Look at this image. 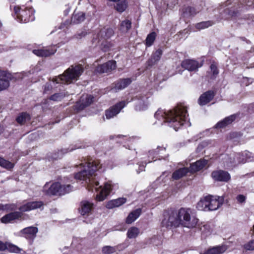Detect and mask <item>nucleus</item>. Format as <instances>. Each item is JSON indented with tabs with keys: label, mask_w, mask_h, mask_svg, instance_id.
<instances>
[{
	"label": "nucleus",
	"mask_w": 254,
	"mask_h": 254,
	"mask_svg": "<svg viewBox=\"0 0 254 254\" xmlns=\"http://www.w3.org/2000/svg\"><path fill=\"white\" fill-rule=\"evenodd\" d=\"M131 23L129 20H125L121 24L120 30L123 32L126 33L131 28Z\"/></svg>",
	"instance_id": "nucleus-36"
},
{
	"label": "nucleus",
	"mask_w": 254,
	"mask_h": 254,
	"mask_svg": "<svg viewBox=\"0 0 254 254\" xmlns=\"http://www.w3.org/2000/svg\"><path fill=\"white\" fill-rule=\"evenodd\" d=\"M224 163L225 164V165L227 166V162H230V161L233 160V154L231 155L230 156H225V158H224Z\"/></svg>",
	"instance_id": "nucleus-52"
},
{
	"label": "nucleus",
	"mask_w": 254,
	"mask_h": 254,
	"mask_svg": "<svg viewBox=\"0 0 254 254\" xmlns=\"http://www.w3.org/2000/svg\"><path fill=\"white\" fill-rule=\"evenodd\" d=\"M165 150V148L163 147L158 146L156 149L150 150L148 152L149 153V157H153L154 158V155H156L157 154H160V151H164Z\"/></svg>",
	"instance_id": "nucleus-43"
},
{
	"label": "nucleus",
	"mask_w": 254,
	"mask_h": 254,
	"mask_svg": "<svg viewBox=\"0 0 254 254\" xmlns=\"http://www.w3.org/2000/svg\"><path fill=\"white\" fill-rule=\"evenodd\" d=\"M162 55V51L161 49H159L154 52L151 58L148 61V65L152 66L159 61L160 59L161 55Z\"/></svg>",
	"instance_id": "nucleus-28"
},
{
	"label": "nucleus",
	"mask_w": 254,
	"mask_h": 254,
	"mask_svg": "<svg viewBox=\"0 0 254 254\" xmlns=\"http://www.w3.org/2000/svg\"><path fill=\"white\" fill-rule=\"evenodd\" d=\"M207 161L205 159H200L194 163L191 164L190 166V171L191 172H197L204 167L206 165Z\"/></svg>",
	"instance_id": "nucleus-23"
},
{
	"label": "nucleus",
	"mask_w": 254,
	"mask_h": 254,
	"mask_svg": "<svg viewBox=\"0 0 254 254\" xmlns=\"http://www.w3.org/2000/svg\"><path fill=\"white\" fill-rule=\"evenodd\" d=\"M249 80V79L248 78H247V77H246V78H244V79H243V83H244L246 86L249 85L251 83H252V81L251 82H248V80Z\"/></svg>",
	"instance_id": "nucleus-55"
},
{
	"label": "nucleus",
	"mask_w": 254,
	"mask_h": 254,
	"mask_svg": "<svg viewBox=\"0 0 254 254\" xmlns=\"http://www.w3.org/2000/svg\"><path fill=\"white\" fill-rule=\"evenodd\" d=\"M246 159L245 156L243 155V152L233 154V160L230 162H227V167H231L235 166L240 163H245Z\"/></svg>",
	"instance_id": "nucleus-16"
},
{
	"label": "nucleus",
	"mask_w": 254,
	"mask_h": 254,
	"mask_svg": "<svg viewBox=\"0 0 254 254\" xmlns=\"http://www.w3.org/2000/svg\"><path fill=\"white\" fill-rule=\"evenodd\" d=\"M57 51V49L49 47L48 49L34 50L33 53L38 57H47L54 55Z\"/></svg>",
	"instance_id": "nucleus-17"
},
{
	"label": "nucleus",
	"mask_w": 254,
	"mask_h": 254,
	"mask_svg": "<svg viewBox=\"0 0 254 254\" xmlns=\"http://www.w3.org/2000/svg\"><path fill=\"white\" fill-rule=\"evenodd\" d=\"M131 82L130 78L120 79L116 82L114 84V87L112 89L115 92L118 90H122L126 88Z\"/></svg>",
	"instance_id": "nucleus-18"
},
{
	"label": "nucleus",
	"mask_w": 254,
	"mask_h": 254,
	"mask_svg": "<svg viewBox=\"0 0 254 254\" xmlns=\"http://www.w3.org/2000/svg\"><path fill=\"white\" fill-rule=\"evenodd\" d=\"M93 203L84 200L80 203V211L82 215L89 213L93 208Z\"/></svg>",
	"instance_id": "nucleus-22"
},
{
	"label": "nucleus",
	"mask_w": 254,
	"mask_h": 254,
	"mask_svg": "<svg viewBox=\"0 0 254 254\" xmlns=\"http://www.w3.org/2000/svg\"><path fill=\"white\" fill-rule=\"evenodd\" d=\"M243 155L245 156L246 159V162H251L254 161V154L248 151H245L243 152Z\"/></svg>",
	"instance_id": "nucleus-45"
},
{
	"label": "nucleus",
	"mask_w": 254,
	"mask_h": 254,
	"mask_svg": "<svg viewBox=\"0 0 254 254\" xmlns=\"http://www.w3.org/2000/svg\"><path fill=\"white\" fill-rule=\"evenodd\" d=\"M211 71L212 73L213 76L215 77L218 73L219 71L217 69L216 65L214 64H212L210 65Z\"/></svg>",
	"instance_id": "nucleus-47"
},
{
	"label": "nucleus",
	"mask_w": 254,
	"mask_h": 254,
	"mask_svg": "<svg viewBox=\"0 0 254 254\" xmlns=\"http://www.w3.org/2000/svg\"><path fill=\"white\" fill-rule=\"evenodd\" d=\"M20 232L25 235L26 238H31L36 236L38 232V228L35 227H28L23 229Z\"/></svg>",
	"instance_id": "nucleus-27"
},
{
	"label": "nucleus",
	"mask_w": 254,
	"mask_h": 254,
	"mask_svg": "<svg viewBox=\"0 0 254 254\" xmlns=\"http://www.w3.org/2000/svg\"><path fill=\"white\" fill-rule=\"evenodd\" d=\"M72 187L70 185H62L60 183H53L47 190L49 195H64L72 190Z\"/></svg>",
	"instance_id": "nucleus-8"
},
{
	"label": "nucleus",
	"mask_w": 254,
	"mask_h": 254,
	"mask_svg": "<svg viewBox=\"0 0 254 254\" xmlns=\"http://www.w3.org/2000/svg\"><path fill=\"white\" fill-rule=\"evenodd\" d=\"M83 71V68L81 65H71L63 74L53 78V81L56 83H59L60 81L62 83H70L74 80H77Z\"/></svg>",
	"instance_id": "nucleus-3"
},
{
	"label": "nucleus",
	"mask_w": 254,
	"mask_h": 254,
	"mask_svg": "<svg viewBox=\"0 0 254 254\" xmlns=\"http://www.w3.org/2000/svg\"><path fill=\"white\" fill-rule=\"evenodd\" d=\"M156 34L154 32H152L149 34L146 39V45L147 47L151 46L156 38Z\"/></svg>",
	"instance_id": "nucleus-39"
},
{
	"label": "nucleus",
	"mask_w": 254,
	"mask_h": 254,
	"mask_svg": "<svg viewBox=\"0 0 254 254\" xmlns=\"http://www.w3.org/2000/svg\"><path fill=\"white\" fill-rule=\"evenodd\" d=\"M116 68V62L109 61L108 62L98 65L95 69V72L99 73H109Z\"/></svg>",
	"instance_id": "nucleus-10"
},
{
	"label": "nucleus",
	"mask_w": 254,
	"mask_h": 254,
	"mask_svg": "<svg viewBox=\"0 0 254 254\" xmlns=\"http://www.w3.org/2000/svg\"><path fill=\"white\" fill-rule=\"evenodd\" d=\"M127 6V2L126 0L119 1L115 5L114 7L117 11L122 13L124 11Z\"/></svg>",
	"instance_id": "nucleus-33"
},
{
	"label": "nucleus",
	"mask_w": 254,
	"mask_h": 254,
	"mask_svg": "<svg viewBox=\"0 0 254 254\" xmlns=\"http://www.w3.org/2000/svg\"><path fill=\"white\" fill-rule=\"evenodd\" d=\"M223 199L219 196L208 195L200 200L197 203V208L200 211H214L223 204Z\"/></svg>",
	"instance_id": "nucleus-4"
},
{
	"label": "nucleus",
	"mask_w": 254,
	"mask_h": 254,
	"mask_svg": "<svg viewBox=\"0 0 254 254\" xmlns=\"http://www.w3.org/2000/svg\"><path fill=\"white\" fill-rule=\"evenodd\" d=\"M44 205L41 201L28 202L21 206L19 209L21 212L29 211L34 209L40 208Z\"/></svg>",
	"instance_id": "nucleus-13"
},
{
	"label": "nucleus",
	"mask_w": 254,
	"mask_h": 254,
	"mask_svg": "<svg viewBox=\"0 0 254 254\" xmlns=\"http://www.w3.org/2000/svg\"><path fill=\"white\" fill-rule=\"evenodd\" d=\"M189 172L187 168H182L175 171L172 174V178L174 180H179L185 176Z\"/></svg>",
	"instance_id": "nucleus-31"
},
{
	"label": "nucleus",
	"mask_w": 254,
	"mask_h": 254,
	"mask_svg": "<svg viewBox=\"0 0 254 254\" xmlns=\"http://www.w3.org/2000/svg\"><path fill=\"white\" fill-rule=\"evenodd\" d=\"M9 81L5 78H0V90L6 89L9 86Z\"/></svg>",
	"instance_id": "nucleus-44"
},
{
	"label": "nucleus",
	"mask_w": 254,
	"mask_h": 254,
	"mask_svg": "<svg viewBox=\"0 0 254 254\" xmlns=\"http://www.w3.org/2000/svg\"><path fill=\"white\" fill-rule=\"evenodd\" d=\"M126 105V102L125 101H122L111 107L109 110L106 111V118L110 119L116 116Z\"/></svg>",
	"instance_id": "nucleus-11"
},
{
	"label": "nucleus",
	"mask_w": 254,
	"mask_h": 254,
	"mask_svg": "<svg viewBox=\"0 0 254 254\" xmlns=\"http://www.w3.org/2000/svg\"><path fill=\"white\" fill-rule=\"evenodd\" d=\"M14 10L17 18L20 22L26 23L34 20V10L32 7L23 6L21 8L17 6L14 7Z\"/></svg>",
	"instance_id": "nucleus-7"
},
{
	"label": "nucleus",
	"mask_w": 254,
	"mask_h": 254,
	"mask_svg": "<svg viewBox=\"0 0 254 254\" xmlns=\"http://www.w3.org/2000/svg\"><path fill=\"white\" fill-rule=\"evenodd\" d=\"M227 249L225 245L217 246L209 249L204 254H222Z\"/></svg>",
	"instance_id": "nucleus-25"
},
{
	"label": "nucleus",
	"mask_w": 254,
	"mask_h": 254,
	"mask_svg": "<svg viewBox=\"0 0 254 254\" xmlns=\"http://www.w3.org/2000/svg\"><path fill=\"white\" fill-rule=\"evenodd\" d=\"M14 206L13 205H3L0 204V210H13L14 209Z\"/></svg>",
	"instance_id": "nucleus-48"
},
{
	"label": "nucleus",
	"mask_w": 254,
	"mask_h": 254,
	"mask_svg": "<svg viewBox=\"0 0 254 254\" xmlns=\"http://www.w3.org/2000/svg\"><path fill=\"white\" fill-rule=\"evenodd\" d=\"M52 89V86L51 83H47L44 86V92L45 93H48V92L51 91Z\"/></svg>",
	"instance_id": "nucleus-50"
},
{
	"label": "nucleus",
	"mask_w": 254,
	"mask_h": 254,
	"mask_svg": "<svg viewBox=\"0 0 254 254\" xmlns=\"http://www.w3.org/2000/svg\"><path fill=\"white\" fill-rule=\"evenodd\" d=\"M214 93L212 91H208L202 94L199 99L198 104L201 105H205L210 102L214 97Z\"/></svg>",
	"instance_id": "nucleus-19"
},
{
	"label": "nucleus",
	"mask_w": 254,
	"mask_h": 254,
	"mask_svg": "<svg viewBox=\"0 0 254 254\" xmlns=\"http://www.w3.org/2000/svg\"><path fill=\"white\" fill-rule=\"evenodd\" d=\"M197 12L194 8L190 6L185 7L182 9V14L185 17L193 16Z\"/></svg>",
	"instance_id": "nucleus-32"
},
{
	"label": "nucleus",
	"mask_w": 254,
	"mask_h": 254,
	"mask_svg": "<svg viewBox=\"0 0 254 254\" xmlns=\"http://www.w3.org/2000/svg\"><path fill=\"white\" fill-rule=\"evenodd\" d=\"M139 233V229L135 227L130 228L127 232V237L129 239L136 238Z\"/></svg>",
	"instance_id": "nucleus-34"
},
{
	"label": "nucleus",
	"mask_w": 254,
	"mask_h": 254,
	"mask_svg": "<svg viewBox=\"0 0 254 254\" xmlns=\"http://www.w3.org/2000/svg\"><path fill=\"white\" fill-rule=\"evenodd\" d=\"M0 166L7 169H11L14 167V164L0 157Z\"/></svg>",
	"instance_id": "nucleus-40"
},
{
	"label": "nucleus",
	"mask_w": 254,
	"mask_h": 254,
	"mask_svg": "<svg viewBox=\"0 0 254 254\" xmlns=\"http://www.w3.org/2000/svg\"><path fill=\"white\" fill-rule=\"evenodd\" d=\"M85 13L83 12L74 11L71 18V22L73 24H79L84 20Z\"/></svg>",
	"instance_id": "nucleus-26"
},
{
	"label": "nucleus",
	"mask_w": 254,
	"mask_h": 254,
	"mask_svg": "<svg viewBox=\"0 0 254 254\" xmlns=\"http://www.w3.org/2000/svg\"><path fill=\"white\" fill-rule=\"evenodd\" d=\"M114 34V31L111 28L104 27L98 31L93 37L94 42L96 44L102 41H104L110 38Z\"/></svg>",
	"instance_id": "nucleus-9"
},
{
	"label": "nucleus",
	"mask_w": 254,
	"mask_h": 254,
	"mask_svg": "<svg viewBox=\"0 0 254 254\" xmlns=\"http://www.w3.org/2000/svg\"><path fill=\"white\" fill-rule=\"evenodd\" d=\"M126 202V198L124 197L119 198L109 201L106 204L108 209H112L116 207H119Z\"/></svg>",
	"instance_id": "nucleus-24"
},
{
	"label": "nucleus",
	"mask_w": 254,
	"mask_h": 254,
	"mask_svg": "<svg viewBox=\"0 0 254 254\" xmlns=\"http://www.w3.org/2000/svg\"><path fill=\"white\" fill-rule=\"evenodd\" d=\"M80 167L81 168L84 167V166H83V163H81V164H80Z\"/></svg>",
	"instance_id": "nucleus-57"
},
{
	"label": "nucleus",
	"mask_w": 254,
	"mask_h": 254,
	"mask_svg": "<svg viewBox=\"0 0 254 254\" xmlns=\"http://www.w3.org/2000/svg\"><path fill=\"white\" fill-rule=\"evenodd\" d=\"M117 247L106 246L102 248V252L103 254H112L116 252Z\"/></svg>",
	"instance_id": "nucleus-41"
},
{
	"label": "nucleus",
	"mask_w": 254,
	"mask_h": 254,
	"mask_svg": "<svg viewBox=\"0 0 254 254\" xmlns=\"http://www.w3.org/2000/svg\"><path fill=\"white\" fill-rule=\"evenodd\" d=\"M236 199L239 202L242 203L245 201L246 197L244 195L239 194L237 196Z\"/></svg>",
	"instance_id": "nucleus-51"
},
{
	"label": "nucleus",
	"mask_w": 254,
	"mask_h": 254,
	"mask_svg": "<svg viewBox=\"0 0 254 254\" xmlns=\"http://www.w3.org/2000/svg\"><path fill=\"white\" fill-rule=\"evenodd\" d=\"M9 75L10 74L7 73L6 71L0 70V77H6L8 78L9 77Z\"/></svg>",
	"instance_id": "nucleus-53"
},
{
	"label": "nucleus",
	"mask_w": 254,
	"mask_h": 254,
	"mask_svg": "<svg viewBox=\"0 0 254 254\" xmlns=\"http://www.w3.org/2000/svg\"><path fill=\"white\" fill-rule=\"evenodd\" d=\"M244 248L246 250L249 251L254 250V240L249 242L244 246Z\"/></svg>",
	"instance_id": "nucleus-46"
},
{
	"label": "nucleus",
	"mask_w": 254,
	"mask_h": 254,
	"mask_svg": "<svg viewBox=\"0 0 254 254\" xmlns=\"http://www.w3.org/2000/svg\"><path fill=\"white\" fill-rule=\"evenodd\" d=\"M213 24V22L211 21H203L196 24L195 27L197 29L200 30L207 28Z\"/></svg>",
	"instance_id": "nucleus-37"
},
{
	"label": "nucleus",
	"mask_w": 254,
	"mask_h": 254,
	"mask_svg": "<svg viewBox=\"0 0 254 254\" xmlns=\"http://www.w3.org/2000/svg\"><path fill=\"white\" fill-rule=\"evenodd\" d=\"M22 216L21 212L15 211L9 213L1 218V222L3 223H8L12 221L20 218Z\"/></svg>",
	"instance_id": "nucleus-20"
},
{
	"label": "nucleus",
	"mask_w": 254,
	"mask_h": 254,
	"mask_svg": "<svg viewBox=\"0 0 254 254\" xmlns=\"http://www.w3.org/2000/svg\"><path fill=\"white\" fill-rule=\"evenodd\" d=\"M141 210L140 208L136 209L130 212L126 219V223L131 224L141 214Z\"/></svg>",
	"instance_id": "nucleus-29"
},
{
	"label": "nucleus",
	"mask_w": 254,
	"mask_h": 254,
	"mask_svg": "<svg viewBox=\"0 0 254 254\" xmlns=\"http://www.w3.org/2000/svg\"><path fill=\"white\" fill-rule=\"evenodd\" d=\"M93 97L91 95H86L84 101V98L82 97L81 99V104L79 105V103H77V106H78V108L79 110H82L84 108L90 105L93 102Z\"/></svg>",
	"instance_id": "nucleus-30"
},
{
	"label": "nucleus",
	"mask_w": 254,
	"mask_h": 254,
	"mask_svg": "<svg viewBox=\"0 0 254 254\" xmlns=\"http://www.w3.org/2000/svg\"><path fill=\"white\" fill-rule=\"evenodd\" d=\"M236 116L232 115L228 116L224 119L221 121L219 122L215 126V127L216 128H222L226 127L228 125L231 124L235 120Z\"/></svg>",
	"instance_id": "nucleus-21"
},
{
	"label": "nucleus",
	"mask_w": 254,
	"mask_h": 254,
	"mask_svg": "<svg viewBox=\"0 0 254 254\" xmlns=\"http://www.w3.org/2000/svg\"><path fill=\"white\" fill-rule=\"evenodd\" d=\"M145 166L143 165H140L139 167V170H140L141 171H142L144 170Z\"/></svg>",
	"instance_id": "nucleus-56"
},
{
	"label": "nucleus",
	"mask_w": 254,
	"mask_h": 254,
	"mask_svg": "<svg viewBox=\"0 0 254 254\" xmlns=\"http://www.w3.org/2000/svg\"><path fill=\"white\" fill-rule=\"evenodd\" d=\"M154 116L158 120L169 123L170 127L177 130L187 119L188 113L186 107L179 105L173 110L167 112L159 109Z\"/></svg>",
	"instance_id": "nucleus-2"
},
{
	"label": "nucleus",
	"mask_w": 254,
	"mask_h": 254,
	"mask_svg": "<svg viewBox=\"0 0 254 254\" xmlns=\"http://www.w3.org/2000/svg\"><path fill=\"white\" fill-rule=\"evenodd\" d=\"M148 105V97L145 96H140L135 99V110L137 111H144L147 109Z\"/></svg>",
	"instance_id": "nucleus-14"
},
{
	"label": "nucleus",
	"mask_w": 254,
	"mask_h": 254,
	"mask_svg": "<svg viewBox=\"0 0 254 254\" xmlns=\"http://www.w3.org/2000/svg\"><path fill=\"white\" fill-rule=\"evenodd\" d=\"M6 250H8L10 253H19L22 251V249L17 246L9 243H6Z\"/></svg>",
	"instance_id": "nucleus-38"
},
{
	"label": "nucleus",
	"mask_w": 254,
	"mask_h": 254,
	"mask_svg": "<svg viewBox=\"0 0 254 254\" xmlns=\"http://www.w3.org/2000/svg\"><path fill=\"white\" fill-rule=\"evenodd\" d=\"M6 243H3L1 241H0V251H4L6 250Z\"/></svg>",
	"instance_id": "nucleus-54"
},
{
	"label": "nucleus",
	"mask_w": 254,
	"mask_h": 254,
	"mask_svg": "<svg viewBox=\"0 0 254 254\" xmlns=\"http://www.w3.org/2000/svg\"><path fill=\"white\" fill-rule=\"evenodd\" d=\"M87 34V32L85 30H82L76 35V38L77 39H81L82 37H85Z\"/></svg>",
	"instance_id": "nucleus-49"
},
{
	"label": "nucleus",
	"mask_w": 254,
	"mask_h": 254,
	"mask_svg": "<svg viewBox=\"0 0 254 254\" xmlns=\"http://www.w3.org/2000/svg\"><path fill=\"white\" fill-rule=\"evenodd\" d=\"M65 96V94L63 93H55L50 97V99L54 101H60Z\"/></svg>",
	"instance_id": "nucleus-42"
},
{
	"label": "nucleus",
	"mask_w": 254,
	"mask_h": 254,
	"mask_svg": "<svg viewBox=\"0 0 254 254\" xmlns=\"http://www.w3.org/2000/svg\"><path fill=\"white\" fill-rule=\"evenodd\" d=\"M30 119V115L26 113H22L16 118V121L20 124H23Z\"/></svg>",
	"instance_id": "nucleus-35"
},
{
	"label": "nucleus",
	"mask_w": 254,
	"mask_h": 254,
	"mask_svg": "<svg viewBox=\"0 0 254 254\" xmlns=\"http://www.w3.org/2000/svg\"><path fill=\"white\" fill-rule=\"evenodd\" d=\"M191 210L190 208H181L177 214L180 225L189 228H194L198 222V219L194 216H191Z\"/></svg>",
	"instance_id": "nucleus-5"
},
{
	"label": "nucleus",
	"mask_w": 254,
	"mask_h": 254,
	"mask_svg": "<svg viewBox=\"0 0 254 254\" xmlns=\"http://www.w3.org/2000/svg\"><path fill=\"white\" fill-rule=\"evenodd\" d=\"M180 225L177 211L173 210L165 211L163 214V219L161 222V226L167 229L172 227H177Z\"/></svg>",
	"instance_id": "nucleus-6"
},
{
	"label": "nucleus",
	"mask_w": 254,
	"mask_h": 254,
	"mask_svg": "<svg viewBox=\"0 0 254 254\" xmlns=\"http://www.w3.org/2000/svg\"><path fill=\"white\" fill-rule=\"evenodd\" d=\"M100 167V162L98 161L88 162L86 168L75 175V179L76 180L85 182L89 190H92V188H95L98 192L96 199L99 201L104 200L113 189V186L110 182L105 183L103 188H102L101 186L98 187L99 183L95 178V172L98 170Z\"/></svg>",
	"instance_id": "nucleus-1"
},
{
	"label": "nucleus",
	"mask_w": 254,
	"mask_h": 254,
	"mask_svg": "<svg viewBox=\"0 0 254 254\" xmlns=\"http://www.w3.org/2000/svg\"><path fill=\"white\" fill-rule=\"evenodd\" d=\"M74 149H75L74 148H71L69 150V151H71L72 150H73Z\"/></svg>",
	"instance_id": "nucleus-58"
},
{
	"label": "nucleus",
	"mask_w": 254,
	"mask_h": 254,
	"mask_svg": "<svg viewBox=\"0 0 254 254\" xmlns=\"http://www.w3.org/2000/svg\"><path fill=\"white\" fill-rule=\"evenodd\" d=\"M201 66V64L192 60H186L182 63V66L189 71L196 70Z\"/></svg>",
	"instance_id": "nucleus-15"
},
{
	"label": "nucleus",
	"mask_w": 254,
	"mask_h": 254,
	"mask_svg": "<svg viewBox=\"0 0 254 254\" xmlns=\"http://www.w3.org/2000/svg\"><path fill=\"white\" fill-rule=\"evenodd\" d=\"M211 176L214 180L220 182H227L231 179L230 174L223 170L213 171L211 174Z\"/></svg>",
	"instance_id": "nucleus-12"
}]
</instances>
